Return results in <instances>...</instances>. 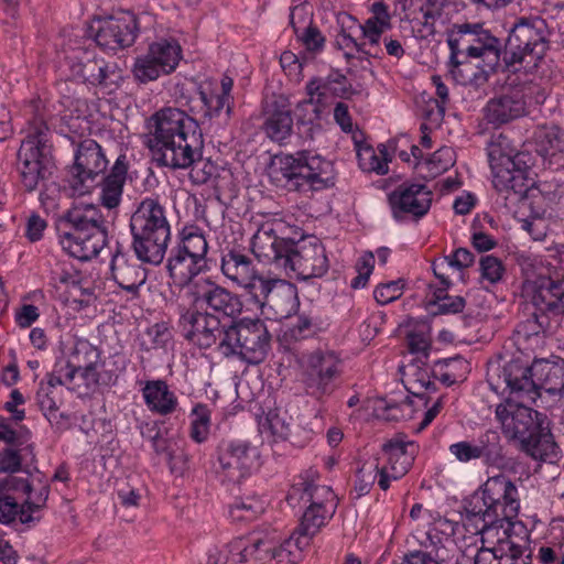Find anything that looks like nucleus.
<instances>
[{"label": "nucleus", "mask_w": 564, "mask_h": 564, "mask_svg": "<svg viewBox=\"0 0 564 564\" xmlns=\"http://www.w3.org/2000/svg\"><path fill=\"white\" fill-rule=\"evenodd\" d=\"M286 500L292 507H296L301 500L304 503H310V506L305 509L299 527L279 550H276L275 543L269 539L253 541L254 551L258 553L257 560L261 562L281 556L284 551H290L293 545L299 550L306 549L312 539L332 519L336 507L335 495L329 487L306 481L293 485Z\"/></svg>", "instance_id": "nucleus-1"}, {"label": "nucleus", "mask_w": 564, "mask_h": 564, "mask_svg": "<svg viewBox=\"0 0 564 564\" xmlns=\"http://www.w3.org/2000/svg\"><path fill=\"white\" fill-rule=\"evenodd\" d=\"M520 510L519 491L514 482L503 474L489 477L474 492L465 506L466 514L481 521L479 531L484 535L511 532Z\"/></svg>", "instance_id": "nucleus-2"}, {"label": "nucleus", "mask_w": 564, "mask_h": 564, "mask_svg": "<svg viewBox=\"0 0 564 564\" xmlns=\"http://www.w3.org/2000/svg\"><path fill=\"white\" fill-rule=\"evenodd\" d=\"M61 221L69 226V229L59 235V243L73 258L90 260L107 245V221L97 206L75 205L65 213Z\"/></svg>", "instance_id": "nucleus-3"}, {"label": "nucleus", "mask_w": 564, "mask_h": 564, "mask_svg": "<svg viewBox=\"0 0 564 564\" xmlns=\"http://www.w3.org/2000/svg\"><path fill=\"white\" fill-rule=\"evenodd\" d=\"M50 486L37 473L28 477L7 475L0 479V522L9 524L19 519L22 524L40 521L46 506Z\"/></svg>", "instance_id": "nucleus-4"}, {"label": "nucleus", "mask_w": 564, "mask_h": 564, "mask_svg": "<svg viewBox=\"0 0 564 564\" xmlns=\"http://www.w3.org/2000/svg\"><path fill=\"white\" fill-rule=\"evenodd\" d=\"M132 247L139 260L160 264L171 239L164 207L155 198H144L130 218Z\"/></svg>", "instance_id": "nucleus-5"}, {"label": "nucleus", "mask_w": 564, "mask_h": 564, "mask_svg": "<svg viewBox=\"0 0 564 564\" xmlns=\"http://www.w3.org/2000/svg\"><path fill=\"white\" fill-rule=\"evenodd\" d=\"M551 31L541 17L520 18L509 31L503 62L516 72H535L550 50Z\"/></svg>", "instance_id": "nucleus-6"}, {"label": "nucleus", "mask_w": 564, "mask_h": 564, "mask_svg": "<svg viewBox=\"0 0 564 564\" xmlns=\"http://www.w3.org/2000/svg\"><path fill=\"white\" fill-rule=\"evenodd\" d=\"M502 378L510 394L521 401L535 402L544 390L551 395H564V361L535 360L531 366L511 360L502 368Z\"/></svg>", "instance_id": "nucleus-7"}, {"label": "nucleus", "mask_w": 564, "mask_h": 564, "mask_svg": "<svg viewBox=\"0 0 564 564\" xmlns=\"http://www.w3.org/2000/svg\"><path fill=\"white\" fill-rule=\"evenodd\" d=\"M487 151L494 187L507 192L506 199L510 195L514 199L524 197L530 187L527 172L534 165V156L529 151L511 148L510 143H488Z\"/></svg>", "instance_id": "nucleus-8"}, {"label": "nucleus", "mask_w": 564, "mask_h": 564, "mask_svg": "<svg viewBox=\"0 0 564 564\" xmlns=\"http://www.w3.org/2000/svg\"><path fill=\"white\" fill-rule=\"evenodd\" d=\"M532 304L535 311L517 326L519 340H538L541 334L552 333L558 327L560 316L564 315V280H540L533 290Z\"/></svg>", "instance_id": "nucleus-9"}, {"label": "nucleus", "mask_w": 564, "mask_h": 564, "mask_svg": "<svg viewBox=\"0 0 564 564\" xmlns=\"http://www.w3.org/2000/svg\"><path fill=\"white\" fill-rule=\"evenodd\" d=\"M447 44L451 48V73L456 76L459 66L458 55L480 59L489 68L499 66L501 42L486 30L480 23L454 24L447 33Z\"/></svg>", "instance_id": "nucleus-10"}, {"label": "nucleus", "mask_w": 564, "mask_h": 564, "mask_svg": "<svg viewBox=\"0 0 564 564\" xmlns=\"http://www.w3.org/2000/svg\"><path fill=\"white\" fill-rule=\"evenodd\" d=\"M271 171L273 174H281L296 189L308 186L312 191H319L334 184L332 162L308 151L275 154L272 158Z\"/></svg>", "instance_id": "nucleus-11"}, {"label": "nucleus", "mask_w": 564, "mask_h": 564, "mask_svg": "<svg viewBox=\"0 0 564 564\" xmlns=\"http://www.w3.org/2000/svg\"><path fill=\"white\" fill-rule=\"evenodd\" d=\"M303 369L306 392L321 400L335 391L344 364L335 351L317 349L303 356Z\"/></svg>", "instance_id": "nucleus-12"}, {"label": "nucleus", "mask_w": 564, "mask_h": 564, "mask_svg": "<svg viewBox=\"0 0 564 564\" xmlns=\"http://www.w3.org/2000/svg\"><path fill=\"white\" fill-rule=\"evenodd\" d=\"M282 264L294 271L297 278H319L328 270V259L322 242L315 237L290 240Z\"/></svg>", "instance_id": "nucleus-13"}, {"label": "nucleus", "mask_w": 564, "mask_h": 564, "mask_svg": "<svg viewBox=\"0 0 564 564\" xmlns=\"http://www.w3.org/2000/svg\"><path fill=\"white\" fill-rule=\"evenodd\" d=\"M148 128L154 135V141L202 140L203 133L198 122L184 110L164 107L148 119Z\"/></svg>", "instance_id": "nucleus-14"}, {"label": "nucleus", "mask_w": 564, "mask_h": 564, "mask_svg": "<svg viewBox=\"0 0 564 564\" xmlns=\"http://www.w3.org/2000/svg\"><path fill=\"white\" fill-rule=\"evenodd\" d=\"M527 403L529 402L511 394V398L506 403L498 404L495 411L503 434L519 443L542 424L539 420L540 413L533 411Z\"/></svg>", "instance_id": "nucleus-15"}, {"label": "nucleus", "mask_w": 564, "mask_h": 564, "mask_svg": "<svg viewBox=\"0 0 564 564\" xmlns=\"http://www.w3.org/2000/svg\"><path fill=\"white\" fill-rule=\"evenodd\" d=\"M21 183L25 191H34L54 166L51 143H21L18 151Z\"/></svg>", "instance_id": "nucleus-16"}, {"label": "nucleus", "mask_w": 564, "mask_h": 564, "mask_svg": "<svg viewBox=\"0 0 564 564\" xmlns=\"http://www.w3.org/2000/svg\"><path fill=\"white\" fill-rule=\"evenodd\" d=\"M382 453L387 464L380 467L378 485L387 490L391 480H398L409 471L416 455V446L402 434H397L382 445Z\"/></svg>", "instance_id": "nucleus-17"}, {"label": "nucleus", "mask_w": 564, "mask_h": 564, "mask_svg": "<svg viewBox=\"0 0 564 564\" xmlns=\"http://www.w3.org/2000/svg\"><path fill=\"white\" fill-rule=\"evenodd\" d=\"M178 326L183 336L200 348L212 347L221 335L220 319L207 312H200L198 306L184 310Z\"/></svg>", "instance_id": "nucleus-18"}, {"label": "nucleus", "mask_w": 564, "mask_h": 564, "mask_svg": "<svg viewBox=\"0 0 564 564\" xmlns=\"http://www.w3.org/2000/svg\"><path fill=\"white\" fill-rule=\"evenodd\" d=\"M432 198V191L420 182H404L389 194V203L395 218H403L406 215L421 218L430 210Z\"/></svg>", "instance_id": "nucleus-19"}, {"label": "nucleus", "mask_w": 564, "mask_h": 564, "mask_svg": "<svg viewBox=\"0 0 564 564\" xmlns=\"http://www.w3.org/2000/svg\"><path fill=\"white\" fill-rule=\"evenodd\" d=\"M138 31L135 15L123 13L99 20L95 41L100 47L117 51L131 46L137 39Z\"/></svg>", "instance_id": "nucleus-20"}, {"label": "nucleus", "mask_w": 564, "mask_h": 564, "mask_svg": "<svg viewBox=\"0 0 564 564\" xmlns=\"http://www.w3.org/2000/svg\"><path fill=\"white\" fill-rule=\"evenodd\" d=\"M308 99L303 100L300 106L312 105L314 112L318 116L329 101L330 97L347 98L351 91V85L347 77L338 70H333L326 77H313L305 86Z\"/></svg>", "instance_id": "nucleus-21"}, {"label": "nucleus", "mask_w": 564, "mask_h": 564, "mask_svg": "<svg viewBox=\"0 0 564 564\" xmlns=\"http://www.w3.org/2000/svg\"><path fill=\"white\" fill-rule=\"evenodd\" d=\"M193 294L198 307L206 305V307L221 312L231 318H237L242 313L243 303L239 296L207 279H198L193 283Z\"/></svg>", "instance_id": "nucleus-22"}, {"label": "nucleus", "mask_w": 564, "mask_h": 564, "mask_svg": "<svg viewBox=\"0 0 564 564\" xmlns=\"http://www.w3.org/2000/svg\"><path fill=\"white\" fill-rule=\"evenodd\" d=\"M256 225L258 229L251 238V251L254 257L263 263L283 262L285 249L290 240L278 238L274 220Z\"/></svg>", "instance_id": "nucleus-23"}, {"label": "nucleus", "mask_w": 564, "mask_h": 564, "mask_svg": "<svg viewBox=\"0 0 564 564\" xmlns=\"http://www.w3.org/2000/svg\"><path fill=\"white\" fill-rule=\"evenodd\" d=\"M98 360V349L86 339H77L72 347L65 366L76 378H82L86 387H90L99 382V376L96 371Z\"/></svg>", "instance_id": "nucleus-24"}, {"label": "nucleus", "mask_w": 564, "mask_h": 564, "mask_svg": "<svg viewBox=\"0 0 564 564\" xmlns=\"http://www.w3.org/2000/svg\"><path fill=\"white\" fill-rule=\"evenodd\" d=\"M371 17L364 24L357 28L361 31L365 40L368 41L367 55L382 57L383 48L380 46L382 34L392 28L391 14L388 6L382 1L373 2L370 7Z\"/></svg>", "instance_id": "nucleus-25"}, {"label": "nucleus", "mask_w": 564, "mask_h": 564, "mask_svg": "<svg viewBox=\"0 0 564 564\" xmlns=\"http://www.w3.org/2000/svg\"><path fill=\"white\" fill-rule=\"evenodd\" d=\"M111 273L117 284L130 294L131 300L139 297L140 288L147 281V271L134 260L117 251L111 260Z\"/></svg>", "instance_id": "nucleus-26"}, {"label": "nucleus", "mask_w": 564, "mask_h": 564, "mask_svg": "<svg viewBox=\"0 0 564 564\" xmlns=\"http://www.w3.org/2000/svg\"><path fill=\"white\" fill-rule=\"evenodd\" d=\"M155 160L172 169H187L200 160L202 153L189 143H148Z\"/></svg>", "instance_id": "nucleus-27"}, {"label": "nucleus", "mask_w": 564, "mask_h": 564, "mask_svg": "<svg viewBox=\"0 0 564 564\" xmlns=\"http://www.w3.org/2000/svg\"><path fill=\"white\" fill-rule=\"evenodd\" d=\"M283 293H286L288 296L293 293L291 286L285 284L284 281L252 273L249 276V311L252 310L251 305H253L264 315V306L267 304L272 305L269 296L274 297Z\"/></svg>", "instance_id": "nucleus-28"}, {"label": "nucleus", "mask_w": 564, "mask_h": 564, "mask_svg": "<svg viewBox=\"0 0 564 564\" xmlns=\"http://www.w3.org/2000/svg\"><path fill=\"white\" fill-rule=\"evenodd\" d=\"M175 98L182 107H187L192 112L203 111L206 117L218 113L224 107V96L208 97L195 85L191 89L185 88L184 85H177L175 87Z\"/></svg>", "instance_id": "nucleus-29"}, {"label": "nucleus", "mask_w": 564, "mask_h": 564, "mask_svg": "<svg viewBox=\"0 0 564 564\" xmlns=\"http://www.w3.org/2000/svg\"><path fill=\"white\" fill-rule=\"evenodd\" d=\"M128 172V162L124 154H120L108 176L101 183L100 202L102 206L112 209L119 206L121 202L123 185Z\"/></svg>", "instance_id": "nucleus-30"}, {"label": "nucleus", "mask_w": 564, "mask_h": 564, "mask_svg": "<svg viewBox=\"0 0 564 564\" xmlns=\"http://www.w3.org/2000/svg\"><path fill=\"white\" fill-rule=\"evenodd\" d=\"M519 447L530 457L542 462H553L558 454V447L551 431L542 424L538 426L536 431H532L528 437L523 438L519 443Z\"/></svg>", "instance_id": "nucleus-31"}, {"label": "nucleus", "mask_w": 564, "mask_h": 564, "mask_svg": "<svg viewBox=\"0 0 564 564\" xmlns=\"http://www.w3.org/2000/svg\"><path fill=\"white\" fill-rule=\"evenodd\" d=\"M142 395L148 409L160 415L173 413L178 405L176 395L163 380L147 381Z\"/></svg>", "instance_id": "nucleus-32"}, {"label": "nucleus", "mask_w": 564, "mask_h": 564, "mask_svg": "<svg viewBox=\"0 0 564 564\" xmlns=\"http://www.w3.org/2000/svg\"><path fill=\"white\" fill-rule=\"evenodd\" d=\"M524 112L525 102L519 94L502 95L491 99L486 106L487 119L492 123H507Z\"/></svg>", "instance_id": "nucleus-33"}, {"label": "nucleus", "mask_w": 564, "mask_h": 564, "mask_svg": "<svg viewBox=\"0 0 564 564\" xmlns=\"http://www.w3.org/2000/svg\"><path fill=\"white\" fill-rule=\"evenodd\" d=\"M265 412L259 402H256L258 410L254 412L260 443L273 442L278 438L284 440L290 434L289 424L279 416L275 410L270 408L271 400H268Z\"/></svg>", "instance_id": "nucleus-34"}, {"label": "nucleus", "mask_w": 564, "mask_h": 564, "mask_svg": "<svg viewBox=\"0 0 564 564\" xmlns=\"http://www.w3.org/2000/svg\"><path fill=\"white\" fill-rule=\"evenodd\" d=\"M359 166L365 172L386 174L388 162L391 160L390 150L392 143H355Z\"/></svg>", "instance_id": "nucleus-35"}, {"label": "nucleus", "mask_w": 564, "mask_h": 564, "mask_svg": "<svg viewBox=\"0 0 564 564\" xmlns=\"http://www.w3.org/2000/svg\"><path fill=\"white\" fill-rule=\"evenodd\" d=\"M247 444L229 443L219 456L225 477L234 487L239 486L246 475Z\"/></svg>", "instance_id": "nucleus-36"}, {"label": "nucleus", "mask_w": 564, "mask_h": 564, "mask_svg": "<svg viewBox=\"0 0 564 564\" xmlns=\"http://www.w3.org/2000/svg\"><path fill=\"white\" fill-rule=\"evenodd\" d=\"M488 538L496 536L497 543L496 552L498 554V558L501 562V564H531L532 561V554L527 544H519L517 543L510 532H507L503 534L500 531L494 532V535H487Z\"/></svg>", "instance_id": "nucleus-37"}, {"label": "nucleus", "mask_w": 564, "mask_h": 564, "mask_svg": "<svg viewBox=\"0 0 564 564\" xmlns=\"http://www.w3.org/2000/svg\"><path fill=\"white\" fill-rule=\"evenodd\" d=\"M246 333L247 319L245 317L232 318V323L224 330L220 341V349L226 357L235 356L242 361L246 360Z\"/></svg>", "instance_id": "nucleus-38"}, {"label": "nucleus", "mask_w": 564, "mask_h": 564, "mask_svg": "<svg viewBox=\"0 0 564 564\" xmlns=\"http://www.w3.org/2000/svg\"><path fill=\"white\" fill-rule=\"evenodd\" d=\"M76 67V74L80 76L85 83L104 87L113 83L112 76L115 75V68L104 58L87 56L86 59L80 61Z\"/></svg>", "instance_id": "nucleus-39"}, {"label": "nucleus", "mask_w": 564, "mask_h": 564, "mask_svg": "<svg viewBox=\"0 0 564 564\" xmlns=\"http://www.w3.org/2000/svg\"><path fill=\"white\" fill-rule=\"evenodd\" d=\"M242 245L227 248L221 258L223 273L239 286L247 288V254Z\"/></svg>", "instance_id": "nucleus-40"}, {"label": "nucleus", "mask_w": 564, "mask_h": 564, "mask_svg": "<svg viewBox=\"0 0 564 564\" xmlns=\"http://www.w3.org/2000/svg\"><path fill=\"white\" fill-rule=\"evenodd\" d=\"M204 265L205 261H198V259L176 250L169 259L167 268L174 279H177L181 283H188V286L193 290V283L196 281L194 278L198 275Z\"/></svg>", "instance_id": "nucleus-41"}, {"label": "nucleus", "mask_w": 564, "mask_h": 564, "mask_svg": "<svg viewBox=\"0 0 564 564\" xmlns=\"http://www.w3.org/2000/svg\"><path fill=\"white\" fill-rule=\"evenodd\" d=\"M204 265L205 261H198V259L176 250L169 259L167 268L174 279H177L181 283H188V286L193 290V283L196 281L194 278L198 275Z\"/></svg>", "instance_id": "nucleus-42"}, {"label": "nucleus", "mask_w": 564, "mask_h": 564, "mask_svg": "<svg viewBox=\"0 0 564 564\" xmlns=\"http://www.w3.org/2000/svg\"><path fill=\"white\" fill-rule=\"evenodd\" d=\"M74 165L99 176L107 169L108 160L99 143H78Z\"/></svg>", "instance_id": "nucleus-43"}, {"label": "nucleus", "mask_w": 564, "mask_h": 564, "mask_svg": "<svg viewBox=\"0 0 564 564\" xmlns=\"http://www.w3.org/2000/svg\"><path fill=\"white\" fill-rule=\"evenodd\" d=\"M271 335L260 318H249V365L261 362L270 348Z\"/></svg>", "instance_id": "nucleus-44"}, {"label": "nucleus", "mask_w": 564, "mask_h": 564, "mask_svg": "<svg viewBox=\"0 0 564 564\" xmlns=\"http://www.w3.org/2000/svg\"><path fill=\"white\" fill-rule=\"evenodd\" d=\"M403 382L410 393L420 398H423L425 392L435 390V382L431 380L429 368L417 362L404 368Z\"/></svg>", "instance_id": "nucleus-45"}, {"label": "nucleus", "mask_w": 564, "mask_h": 564, "mask_svg": "<svg viewBox=\"0 0 564 564\" xmlns=\"http://www.w3.org/2000/svg\"><path fill=\"white\" fill-rule=\"evenodd\" d=\"M404 327L410 352L427 357L432 341L430 324L425 321L409 319Z\"/></svg>", "instance_id": "nucleus-46"}, {"label": "nucleus", "mask_w": 564, "mask_h": 564, "mask_svg": "<svg viewBox=\"0 0 564 564\" xmlns=\"http://www.w3.org/2000/svg\"><path fill=\"white\" fill-rule=\"evenodd\" d=\"M56 391L50 386H39L36 392V403L44 416L53 424L64 429L69 423V416L65 413H58Z\"/></svg>", "instance_id": "nucleus-47"}, {"label": "nucleus", "mask_w": 564, "mask_h": 564, "mask_svg": "<svg viewBox=\"0 0 564 564\" xmlns=\"http://www.w3.org/2000/svg\"><path fill=\"white\" fill-rule=\"evenodd\" d=\"M148 52L164 68L165 74H170L178 65L182 50L175 41L160 40L152 43Z\"/></svg>", "instance_id": "nucleus-48"}, {"label": "nucleus", "mask_w": 564, "mask_h": 564, "mask_svg": "<svg viewBox=\"0 0 564 564\" xmlns=\"http://www.w3.org/2000/svg\"><path fill=\"white\" fill-rule=\"evenodd\" d=\"M15 422L12 419L0 417V441L6 442L12 446L21 447V452H30L33 457L32 445L29 444L31 433L30 431Z\"/></svg>", "instance_id": "nucleus-49"}, {"label": "nucleus", "mask_w": 564, "mask_h": 564, "mask_svg": "<svg viewBox=\"0 0 564 564\" xmlns=\"http://www.w3.org/2000/svg\"><path fill=\"white\" fill-rule=\"evenodd\" d=\"M474 442L478 457L485 464L496 465L502 460L501 437L497 431L488 430Z\"/></svg>", "instance_id": "nucleus-50"}, {"label": "nucleus", "mask_w": 564, "mask_h": 564, "mask_svg": "<svg viewBox=\"0 0 564 564\" xmlns=\"http://www.w3.org/2000/svg\"><path fill=\"white\" fill-rule=\"evenodd\" d=\"M427 539L432 546L431 550L410 553L400 564H446L449 558L448 549L440 540L434 542L431 533L427 534Z\"/></svg>", "instance_id": "nucleus-51"}, {"label": "nucleus", "mask_w": 564, "mask_h": 564, "mask_svg": "<svg viewBox=\"0 0 564 564\" xmlns=\"http://www.w3.org/2000/svg\"><path fill=\"white\" fill-rule=\"evenodd\" d=\"M247 540L239 536L224 550L215 549L208 555V564H246Z\"/></svg>", "instance_id": "nucleus-52"}, {"label": "nucleus", "mask_w": 564, "mask_h": 564, "mask_svg": "<svg viewBox=\"0 0 564 564\" xmlns=\"http://www.w3.org/2000/svg\"><path fill=\"white\" fill-rule=\"evenodd\" d=\"M293 120L289 111L276 110L264 122L263 128L272 141H283L292 130Z\"/></svg>", "instance_id": "nucleus-53"}, {"label": "nucleus", "mask_w": 564, "mask_h": 564, "mask_svg": "<svg viewBox=\"0 0 564 564\" xmlns=\"http://www.w3.org/2000/svg\"><path fill=\"white\" fill-rule=\"evenodd\" d=\"M98 175H95L83 169H78L77 165H73L70 175L68 178V185L72 194L75 196H84L91 192L98 185Z\"/></svg>", "instance_id": "nucleus-54"}, {"label": "nucleus", "mask_w": 564, "mask_h": 564, "mask_svg": "<svg viewBox=\"0 0 564 564\" xmlns=\"http://www.w3.org/2000/svg\"><path fill=\"white\" fill-rule=\"evenodd\" d=\"M165 70L159 63L150 56V53L137 57L133 65V75L140 83H148L155 80Z\"/></svg>", "instance_id": "nucleus-55"}, {"label": "nucleus", "mask_w": 564, "mask_h": 564, "mask_svg": "<svg viewBox=\"0 0 564 564\" xmlns=\"http://www.w3.org/2000/svg\"><path fill=\"white\" fill-rule=\"evenodd\" d=\"M194 416L191 424V438L196 443H203L209 434L210 413L206 405L196 404L192 410Z\"/></svg>", "instance_id": "nucleus-56"}, {"label": "nucleus", "mask_w": 564, "mask_h": 564, "mask_svg": "<svg viewBox=\"0 0 564 564\" xmlns=\"http://www.w3.org/2000/svg\"><path fill=\"white\" fill-rule=\"evenodd\" d=\"M446 289H437L433 293V297L430 300V305L437 307L440 314H456L464 310L465 299L462 296H449L446 293Z\"/></svg>", "instance_id": "nucleus-57"}, {"label": "nucleus", "mask_w": 564, "mask_h": 564, "mask_svg": "<svg viewBox=\"0 0 564 564\" xmlns=\"http://www.w3.org/2000/svg\"><path fill=\"white\" fill-rule=\"evenodd\" d=\"M207 249L208 246L204 235L191 231L184 235L182 243L176 250L181 251L183 254H188L194 259H198V261H205Z\"/></svg>", "instance_id": "nucleus-58"}, {"label": "nucleus", "mask_w": 564, "mask_h": 564, "mask_svg": "<svg viewBox=\"0 0 564 564\" xmlns=\"http://www.w3.org/2000/svg\"><path fill=\"white\" fill-rule=\"evenodd\" d=\"M293 18L294 11H292L291 13L290 22L294 29V32L297 34L299 40L303 43L305 48L310 52L322 51V48L324 47L325 37L321 33V31L316 26L312 25V23H310V25H307L302 33H299V30L295 26Z\"/></svg>", "instance_id": "nucleus-59"}, {"label": "nucleus", "mask_w": 564, "mask_h": 564, "mask_svg": "<svg viewBox=\"0 0 564 564\" xmlns=\"http://www.w3.org/2000/svg\"><path fill=\"white\" fill-rule=\"evenodd\" d=\"M425 163L434 173L448 170L454 164V151L451 147L442 145L433 153H427Z\"/></svg>", "instance_id": "nucleus-60"}, {"label": "nucleus", "mask_w": 564, "mask_h": 564, "mask_svg": "<svg viewBox=\"0 0 564 564\" xmlns=\"http://www.w3.org/2000/svg\"><path fill=\"white\" fill-rule=\"evenodd\" d=\"M378 476L380 477L379 464H364L358 469L355 480V490L358 492L359 497L369 492Z\"/></svg>", "instance_id": "nucleus-61"}, {"label": "nucleus", "mask_w": 564, "mask_h": 564, "mask_svg": "<svg viewBox=\"0 0 564 564\" xmlns=\"http://www.w3.org/2000/svg\"><path fill=\"white\" fill-rule=\"evenodd\" d=\"M479 265L482 281L496 284L502 280L505 267L498 258L494 256L481 257Z\"/></svg>", "instance_id": "nucleus-62"}, {"label": "nucleus", "mask_w": 564, "mask_h": 564, "mask_svg": "<svg viewBox=\"0 0 564 564\" xmlns=\"http://www.w3.org/2000/svg\"><path fill=\"white\" fill-rule=\"evenodd\" d=\"M402 294L401 281H390L378 285L373 291V297L380 305H386L399 299Z\"/></svg>", "instance_id": "nucleus-63"}, {"label": "nucleus", "mask_w": 564, "mask_h": 564, "mask_svg": "<svg viewBox=\"0 0 564 564\" xmlns=\"http://www.w3.org/2000/svg\"><path fill=\"white\" fill-rule=\"evenodd\" d=\"M30 452H21L14 449H4L0 453V470L6 473H14L19 470L22 459L26 458Z\"/></svg>", "instance_id": "nucleus-64"}]
</instances>
